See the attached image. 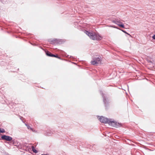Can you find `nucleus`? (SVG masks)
<instances>
[{"instance_id":"nucleus-1","label":"nucleus","mask_w":155,"mask_h":155,"mask_svg":"<svg viewBox=\"0 0 155 155\" xmlns=\"http://www.w3.org/2000/svg\"><path fill=\"white\" fill-rule=\"evenodd\" d=\"M85 33L92 40H100L102 38V37L99 35L95 34L94 33L89 32L87 31H85Z\"/></svg>"},{"instance_id":"nucleus-2","label":"nucleus","mask_w":155,"mask_h":155,"mask_svg":"<svg viewBox=\"0 0 155 155\" xmlns=\"http://www.w3.org/2000/svg\"><path fill=\"white\" fill-rule=\"evenodd\" d=\"M99 119L101 123H107L109 124L111 120L102 116L100 117Z\"/></svg>"},{"instance_id":"nucleus-3","label":"nucleus","mask_w":155,"mask_h":155,"mask_svg":"<svg viewBox=\"0 0 155 155\" xmlns=\"http://www.w3.org/2000/svg\"><path fill=\"white\" fill-rule=\"evenodd\" d=\"M101 58L99 57L93 58L91 61V64L95 65H97L101 62Z\"/></svg>"},{"instance_id":"nucleus-4","label":"nucleus","mask_w":155,"mask_h":155,"mask_svg":"<svg viewBox=\"0 0 155 155\" xmlns=\"http://www.w3.org/2000/svg\"><path fill=\"white\" fill-rule=\"evenodd\" d=\"M109 125H111L112 127L116 128L120 127L121 126V124L120 123L111 120H110Z\"/></svg>"},{"instance_id":"nucleus-5","label":"nucleus","mask_w":155,"mask_h":155,"mask_svg":"<svg viewBox=\"0 0 155 155\" xmlns=\"http://www.w3.org/2000/svg\"><path fill=\"white\" fill-rule=\"evenodd\" d=\"M1 138L3 140H5L8 141H10L12 139V137H11L5 135H3L1 137Z\"/></svg>"},{"instance_id":"nucleus-6","label":"nucleus","mask_w":155,"mask_h":155,"mask_svg":"<svg viewBox=\"0 0 155 155\" xmlns=\"http://www.w3.org/2000/svg\"><path fill=\"white\" fill-rule=\"evenodd\" d=\"M112 22L119 26V25L121 24L122 22L118 19H116L112 21Z\"/></svg>"},{"instance_id":"nucleus-7","label":"nucleus","mask_w":155,"mask_h":155,"mask_svg":"<svg viewBox=\"0 0 155 155\" xmlns=\"http://www.w3.org/2000/svg\"><path fill=\"white\" fill-rule=\"evenodd\" d=\"M102 97L103 98V101L104 104L105 105L106 104V102H107V103H108V101H107V99H106V98L104 96V95L102 93H101Z\"/></svg>"},{"instance_id":"nucleus-8","label":"nucleus","mask_w":155,"mask_h":155,"mask_svg":"<svg viewBox=\"0 0 155 155\" xmlns=\"http://www.w3.org/2000/svg\"><path fill=\"white\" fill-rule=\"evenodd\" d=\"M46 55L48 56L51 57L52 56V54L48 51H47L46 52Z\"/></svg>"},{"instance_id":"nucleus-9","label":"nucleus","mask_w":155,"mask_h":155,"mask_svg":"<svg viewBox=\"0 0 155 155\" xmlns=\"http://www.w3.org/2000/svg\"><path fill=\"white\" fill-rule=\"evenodd\" d=\"M31 148L32 151H33L34 153H37L38 152L35 149V147L34 146H32L31 147Z\"/></svg>"},{"instance_id":"nucleus-10","label":"nucleus","mask_w":155,"mask_h":155,"mask_svg":"<svg viewBox=\"0 0 155 155\" xmlns=\"http://www.w3.org/2000/svg\"><path fill=\"white\" fill-rule=\"evenodd\" d=\"M16 142H17V141H16L15 142H14L13 143H14V145H15V146H19L20 144V143L18 142H17V144H16Z\"/></svg>"},{"instance_id":"nucleus-11","label":"nucleus","mask_w":155,"mask_h":155,"mask_svg":"<svg viewBox=\"0 0 155 155\" xmlns=\"http://www.w3.org/2000/svg\"><path fill=\"white\" fill-rule=\"evenodd\" d=\"M5 132V130L3 129H2L1 128H0V133H3Z\"/></svg>"},{"instance_id":"nucleus-12","label":"nucleus","mask_w":155,"mask_h":155,"mask_svg":"<svg viewBox=\"0 0 155 155\" xmlns=\"http://www.w3.org/2000/svg\"><path fill=\"white\" fill-rule=\"evenodd\" d=\"M119 26L122 28H124V25L122 23L121 24L119 25Z\"/></svg>"},{"instance_id":"nucleus-13","label":"nucleus","mask_w":155,"mask_h":155,"mask_svg":"<svg viewBox=\"0 0 155 155\" xmlns=\"http://www.w3.org/2000/svg\"><path fill=\"white\" fill-rule=\"evenodd\" d=\"M52 41L56 43H59V42H58V40L56 39L53 40Z\"/></svg>"},{"instance_id":"nucleus-14","label":"nucleus","mask_w":155,"mask_h":155,"mask_svg":"<svg viewBox=\"0 0 155 155\" xmlns=\"http://www.w3.org/2000/svg\"><path fill=\"white\" fill-rule=\"evenodd\" d=\"M52 55V57H56V58H59V59H60V58L58 56V55H55L53 54Z\"/></svg>"},{"instance_id":"nucleus-15","label":"nucleus","mask_w":155,"mask_h":155,"mask_svg":"<svg viewBox=\"0 0 155 155\" xmlns=\"http://www.w3.org/2000/svg\"><path fill=\"white\" fill-rule=\"evenodd\" d=\"M45 134L46 135H50L51 134V133H49V132H47L46 133H45Z\"/></svg>"},{"instance_id":"nucleus-16","label":"nucleus","mask_w":155,"mask_h":155,"mask_svg":"<svg viewBox=\"0 0 155 155\" xmlns=\"http://www.w3.org/2000/svg\"><path fill=\"white\" fill-rule=\"evenodd\" d=\"M123 32L125 33H126V34H127L128 35H130L127 32H126V31H125L124 30H121Z\"/></svg>"},{"instance_id":"nucleus-17","label":"nucleus","mask_w":155,"mask_h":155,"mask_svg":"<svg viewBox=\"0 0 155 155\" xmlns=\"http://www.w3.org/2000/svg\"><path fill=\"white\" fill-rule=\"evenodd\" d=\"M26 125L28 129H32V128H31V127L27 125L26 124Z\"/></svg>"},{"instance_id":"nucleus-18","label":"nucleus","mask_w":155,"mask_h":155,"mask_svg":"<svg viewBox=\"0 0 155 155\" xmlns=\"http://www.w3.org/2000/svg\"><path fill=\"white\" fill-rule=\"evenodd\" d=\"M152 38L153 39L155 40V35H154L152 37Z\"/></svg>"},{"instance_id":"nucleus-19","label":"nucleus","mask_w":155,"mask_h":155,"mask_svg":"<svg viewBox=\"0 0 155 155\" xmlns=\"http://www.w3.org/2000/svg\"><path fill=\"white\" fill-rule=\"evenodd\" d=\"M41 155H46V154H41Z\"/></svg>"}]
</instances>
